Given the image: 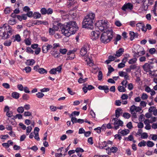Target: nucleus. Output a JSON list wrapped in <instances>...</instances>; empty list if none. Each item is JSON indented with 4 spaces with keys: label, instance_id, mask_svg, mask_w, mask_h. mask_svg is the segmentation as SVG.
I'll return each instance as SVG.
<instances>
[{
    "label": "nucleus",
    "instance_id": "nucleus-14",
    "mask_svg": "<svg viewBox=\"0 0 157 157\" xmlns=\"http://www.w3.org/2000/svg\"><path fill=\"white\" fill-rule=\"evenodd\" d=\"M124 52V49L123 48H120L116 52V54L115 55L116 56L119 57Z\"/></svg>",
    "mask_w": 157,
    "mask_h": 157
},
{
    "label": "nucleus",
    "instance_id": "nucleus-34",
    "mask_svg": "<svg viewBox=\"0 0 157 157\" xmlns=\"http://www.w3.org/2000/svg\"><path fill=\"white\" fill-rule=\"evenodd\" d=\"M32 128L31 126H29L27 127L26 130V134L28 135L29 133L31 131Z\"/></svg>",
    "mask_w": 157,
    "mask_h": 157
},
{
    "label": "nucleus",
    "instance_id": "nucleus-62",
    "mask_svg": "<svg viewBox=\"0 0 157 157\" xmlns=\"http://www.w3.org/2000/svg\"><path fill=\"white\" fill-rule=\"evenodd\" d=\"M128 83V81L126 80H124L121 83V85L123 86H124L125 87H127V84Z\"/></svg>",
    "mask_w": 157,
    "mask_h": 157
},
{
    "label": "nucleus",
    "instance_id": "nucleus-11",
    "mask_svg": "<svg viewBox=\"0 0 157 157\" xmlns=\"http://www.w3.org/2000/svg\"><path fill=\"white\" fill-rule=\"evenodd\" d=\"M88 48V45L87 44H85L83 46L80 50V53L81 56H83L85 55L87 52V50Z\"/></svg>",
    "mask_w": 157,
    "mask_h": 157
},
{
    "label": "nucleus",
    "instance_id": "nucleus-19",
    "mask_svg": "<svg viewBox=\"0 0 157 157\" xmlns=\"http://www.w3.org/2000/svg\"><path fill=\"white\" fill-rule=\"evenodd\" d=\"M41 16V14L38 12H34L33 13V17L35 19L40 18Z\"/></svg>",
    "mask_w": 157,
    "mask_h": 157
},
{
    "label": "nucleus",
    "instance_id": "nucleus-25",
    "mask_svg": "<svg viewBox=\"0 0 157 157\" xmlns=\"http://www.w3.org/2000/svg\"><path fill=\"white\" fill-rule=\"evenodd\" d=\"M61 24L60 23H58L57 24V25H53V26L52 28L56 32L59 29L58 26H61Z\"/></svg>",
    "mask_w": 157,
    "mask_h": 157
},
{
    "label": "nucleus",
    "instance_id": "nucleus-39",
    "mask_svg": "<svg viewBox=\"0 0 157 157\" xmlns=\"http://www.w3.org/2000/svg\"><path fill=\"white\" fill-rule=\"evenodd\" d=\"M108 66L109 73L110 74L112 72L114 71V69L111 66V65H109Z\"/></svg>",
    "mask_w": 157,
    "mask_h": 157
},
{
    "label": "nucleus",
    "instance_id": "nucleus-54",
    "mask_svg": "<svg viewBox=\"0 0 157 157\" xmlns=\"http://www.w3.org/2000/svg\"><path fill=\"white\" fill-rule=\"evenodd\" d=\"M28 148L29 149H31L35 151H36L38 149L36 146H34L31 147H28Z\"/></svg>",
    "mask_w": 157,
    "mask_h": 157
},
{
    "label": "nucleus",
    "instance_id": "nucleus-50",
    "mask_svg": "<svg viewBox=\"0 0 157 157\" xmlns=\"http://www.w3.org/2000/svg\"><path fill=\"white\" fill-rule=\"evenodd\" d=\"M42 50L43 52L44 53H46L48 52L46 45H44L42 46Z\"/></svg>",
    "mask_w": 157,
    "mask_h": 157
},
{
    "label": "nucleus",
    "instance_id": "nucleus-48",
    "mask_svg": "<svg viewBox=\"0 0 157 157\" xmlns=\"http://www.w3.org/2000/svg\"><path fill=\"white\" fill-rule=\"evenodd\" d=\"M98 80H101L102 78V73L101 71H99L98 72Z\"/></svg>",
    "mask_w": 157,
    "mask_h": 157
},
{
    "label": "nucleus",
    "instance_id": "nucleus-45",
    "mask_svg": "<svg viewBox=\"0 0 157 157\" xmlns=\"http://www.w3.org/2000/svg\"><path fill=\"white\" fill-rule=\"evenodd\" d=\"M70 117L71 118V120L73 124L77 123L78 119L74 117Z\"/></svg>",
    "mask_w": 157,
    "mask_h": 157
},
{
    "label": "nucleus",
    "instance_id": "nucleus-42",
    "mask_svg": "<svg viewBox=\"0 0 157 157\" xmlns=\"http://www.w3.org/2000/svg\"><path fill=\"white\" fill-rule=\"evenodd\" d=\"M123 116L125 118L128 119L130 116V114L128 113H124L123 114Z\"/></svg>",
    "mask_w": 157,
    "mask_h": 157
},
{
    "label": "nucleus",
    "instance_id": "nucleus-57",
    "mask_svg": "<svg viewBox=\"0 0 157 157\" xmlns=\"http://www.w3.org/2000/svg\"><path fill=\"white\" fill-rule=\"evenodd\" d=\"M147 105V103L144 101H141L140 104V106L143 107H145Z\"/></svg>",
    "mask_w": 157,
    "mask_h": 157
},
{
    "label": "nucleus",
    "instance_id": "nucleus-47",
    "mask_svg": "<svg viewBox=\"0 0 157 157\" xmlns=\"http://www.w3.org/2000/svg\"><path fill=\"white\" fill-rule=\"evenodd\" d=\"M26 52L28 53H30L31 54H33L34 52L31 49V48L29 47L27 48L26 49Z\"/></svg>",
    "mask_w": 157,
    "mask_h": 157
},
{
    "label": "nucleus",
    "instance_id": "nucleus-21",
    "mask_svg": "<svg viewBox=\"0 0 157 157\" xmlns=\"http://www.w3.org/2000/svg\"><path fill=\"white\" fill-rule=\"evenodd\" d=\"M19 94L17 92H14L12 93L11 96L16 99H18L19 97Z\"/></svg>",
    "mask_w": 157,
    "mask_h": 157
},
{
    "label": "nucleus",
    "instance_id": "nucleus-7",
    "mask_svg": "<svg viewBox=\"0 0 157 157\" xmlns=\"http://www.w3.org/2000/svg\"><path fill=\"white\" fill-rule=\"evenodd\" d=\"M6 24H4L2 27H0V39L5 40L9 38V35L6 34Z\"/></svg>",
    "mask_w": 157,
    "mask_h": 157
},
{
    "label": "nucleus",
    "instance_id": "nucleus-61",
    "mask_svg": "<svg viewBox=\"0 0 157 157\" xmlns=\"http://www.w3.org/2000/svg\"><path fill=\"white\" fill-rule=\"evenodd\" d=\"M116 58V57L112 55L109 56L108 57V59L111 61H114Z\"/></svg>",
    "mask_w": 157,
    "mask_h": 157
},
{
    "label": "nucleus",
    "instance_id": "nucleus-64",
    "mask_svg": "<svg viewBox=\"0 0 157 157\" xmlns=\"http://www.w3.org/2000/svg\"><path fill=\"white\" fill-rule=\"evenodd\" d=\"M26 110H28L30 108V106L29 104L25 105L23 107Z\"/></svg>",
    "mask_w": 157,
    "mask_h": 157
},
{
    "label": "nucleus",
    "instance_id": "nucleus-26",
    "mask_svg": "<svg viewBox=\"0 0 157 157\" xmlns=\"http://www.w3.org/2000/svg\"><path fill=\"white\" fill-rule=\"evenodd\" d=\"M38 72L41 74H46L47 73V71L46 70L43 68H40L38 71Z\"/></svg>",
    "mask_w": 157,
    "mask_h": 157
},
{
    "label": "nucleus",
    "instance_id": "nucleus-56",
    "mask_svg": "<svg viewBox=\"0 0 157 157\" xmlns=\"http://www.w3.org/2000/svg\"><path fill=\"white\" fill-rule=\"evenodd\" d=\"M75 151L77 153H78L79 152H83L84 151V150L82 149L80 147H78L76 148Z\"/></svg>",
    "mask_w": 157,
    "mask_h": 157
},
{
    "label": "nucleus",
    "instance_id": "nucleus-20",
    "mask_svg": "<svg viewBox=\"0 0 157 157\" xmlns=\"http://www.w3.org/2000/svg\"><path fill=\"white\" fill-rule=\"evenodd\" d=\"M35 62V60L33 59H28L26 61V64L27 65L31 66L33 65Z\"/></svg>",
    "mask_w": 157,
    "mask_h": 157
},
{
    "label": "nucleus",
    "instance_id": "nucleus-33",
    "mask_svg": "<svg viewBox=\"0 0 157 157\" xmlns=\"http://www.w3.org/2000/svg\"><path fill=\"white\" fill-rule=\"evenodd\" d=\"M146 142L144 140H142L138 144V146L140 147H144L146 146Z\"/></svg>",
    "mask_w": 157,
    "mask_h": 157
},
{
    "label": "nucleus",
    "instance_id": "nucleus-18",
    "mask_svg": "<svg viewBox=\"0 0 157 157\" xmlns=\"http://www.w3.org/2000/svg\"><path fill=\"white\" fill-rule=\"evenodd\" d=\"M7 26V30H6V34H8L9 35V37L12 34L13 31L10 27L8 24H6Z\"/></svg>",
    "mask_w": 157,
    "mask_h": 157
},
{
    "label": "nucleus",
    "instance_id": "nucleus-58",
    "mask_svg": "<svg viewBox=\"0 0 157 157\" xmlns=\"http://www.w3.org/2000/svg\"><path fill=\"white\" fill-rule=\"evenodd\" d=\"M2 85L4 88L6 89H9L10 88V85L7 83H3Z\"/></svg>",
    "mask_w": 157,
    "mask_h": 157
},
{
    "label": "nucleus",
    "instance_id": "nucleus-38",
    "mask_svg": "<svg viewBox=\"0 0 157 157\" xmlns=\"http://www.w3.org/2000/svg\"><path fill=\"white\" fill-rule=\"evenodd\" d=\"M148 98V95L145 93H143L141 96V98L143 100H146Z\"/></svg>",
    "mask_w": 157,
    "mask_h": 157
},
{
    "label": "nucleus",
    "instance_id": "nucleus-29",
    "mask_svg": "<svg viewBox=\"0 0 157 157\" xmlns=\"http://www.w3.org/2000/svg\"><path fill=\"white\" fill-rule=\"evenodd\" d=\"M17 111L19 113H22L24 111V108L23 107L21 106L18 108Z\"/></svg>",
    "mask_w": 157,
    "mask_h": 157
},
{
    "label": "nucleus",
    "instance_id": "nucleus-41",
    "mask_svg": "<svg viewBox=\"0 0 157 157\" xmlns=\"http://www.w3.org/2000/svg\"><path fill=\"white\" fill-rule=\"evenodd\" d=\"M77 2V0H69V4L70 6H71L76 4Z\"/></svg>",
    "mask_w": 157,
    "mask_h": 157
},
{
    "label": "nucleus",
    "instance_id": "nucleus-63",
    "mask_svg": "<svg viewBox=\"0 0 157 157\" xmlns=\"http://www.w3.org/2000/svg\"><path fill=\"white\" fill-rule=\"evenodd\" d=\"M29 98V96L27 94H24L22 96V98L23 99L25 100H27Z\"/></svg>",
    "mask_w": 157,
    "mask_h": 157
},
{
    "label": "nucleus",
    "instance_id": "nucleus-52",
    "mask_svg": "<svg viewBox=\"0 0 157 157\" xmlns=\"http://www.w3.org/2000/svg\"><path fill=\"white\" fill-rule=\"evenodd\" d=\"M55 31L52 28H49V33L50 35H53Z\"/></svg>",
    "mask_w": 157,
    "mask_h": 157
},
{
    "label": "nucleus",
    "instance_id": "nucleus-16",
    "mask_svg": "<svg viewBox=\"0 0 157 157\" xmlns=\"http://www.w3.org/2000/svg\"><path fill=\"white\" fill-rule=\"evenodd\" d=\"M84 59L87 62L88 64L90 66H92L94 64L92 62V60L89 57L86 56H85Z\"/></svg>",
    "mask_w": 157,
    "mask_h": 157
},
{
    "label": "nucleus",
    "instance_id": "nucleus-55",
    "mask_svg": "<svg viewBox=\"0 0 157 157\" xmlns=\"http://www.w3.org/2000/svg\"><path fill=\"white\" fill-rule=\"evenodd\" d=\"M126 72H124L123 71H119L118 73L119 76L121 77H124L126 74Z\"/></svg>",
    "mask_w": 157,
    "mask_h": 157
},
{
    "label": "nucleus",
    "instance_id": "nucleus-46",
    "mask_svg": "<svg viewBox=\"0 0 157 157\" xmlns=\"http://www.w3.org/2000/svg\"><path fill=\"white\" fill-rule=\"evenodd\" d=\"M24 41L26 45H29L31 44V41L28 38L25 39Z\"/></svg>",
    "mask_w": 157,
    "mask_h": 157
},
{
    "label": "nucleus",
    "instance_id": "nucleus-22",
    "mask_svg": "<svg viewBox=\"0 0 157 157\" xmlns=\"http://www.w3.org/2000/svg\"><path fill=\"white\" fill-rule=\"evenodd\" d=\"M13 37L15 38L14 41H16L18 42H19L21 41V36L19 34H17L14 36H13Z\"/></svg>",
    "mask_w": 157,
    "mask_h": 157
},
{
    "label": "nucleus",
    "instance_id": "nucleus-44",
    "mask_svg": "<svg viewBox=\"0 0 157 157\" xmlns=\"http://www.w3.org/2000/svg\"><path fill=\"white\" fill-rule=\"evenodd\" d=\"M59 51L61 53L63 54H65L67 52V50L66 48H60L59 50Z\"/></svg>",
    "mask_w": 157,
    "mask_h": 157
},
{
    "label": "nucleus",
    "instance_id": "nucleus-53",
    "mask_svg": "<svg viewBox=\"0 0 157 157\" xmlns=\"http://www.w3.org/2000/svg\"><path fill=\"white\" fill-rule=\"evenodd\" d=\"M23 10L24 11L27 13L30 10V9L28 6H25L23 8Z\"/></svg>",
    "mask_w": 157,
    "mask_h": 157
},
{
    "label": "nucleus",
    "instance_id": "nucleus-27",
    "mask_svg": "<svg viewBox=\"0 0 157 157\" xmlns=\"http://www.w3.org/2000/svg\"><path fill=\"white\" fill-rule=\"evenodd\" d=\"M146 144L147 146L149 147H152L155 144L153 142L150 140L147 141L146 143Z\"/></svg>",
    "mask_w": 157,
    "mask_h": 157
},
{
    "label": "nucleus",
    "instance_id": "nucleus-9",
    "mask_svg": "<svg viewBox=\"0 0 157 157\" xmlns=\"http://www.w3.org/2000/svg\"><path fill=\"white\" fill-rule=\"evenodd\" d=\"M100 33L99 31L96 30V31H93L90 34V36L93 40H96L99 37Z\"/></svg>",
    "mask_w": 157,
    "mask_h": 157
},
{
    "label": "nucleus",
    "instance_id": "nucleus-28",
    "mask_svg": "<svg viewBox=\"0 0 157 157\" xmlns=\"http://www.w3.org/2000/svg\"><path fill=\"white\" fill-rule=\"evenodd\" d=\"M51 54L55 58H58L60 56L59 54H58V53L56 51H51Z\"/></svg>",
    "mask_w": 157,
    "mask_h": 157
},
{
    "label": "nucleus",
    "instance_id": "nucleus-51",
    "mask_svg": "<svg viewBox=\"0 0 157 157\" xmlns=\"http://www.w3.org/2000/svg\"><path fill=\"white\" fill-rule=\"evenodd\" d=\"M110 150L112 152L115 153L117 151V148L116 147H113L110 148Z\"/></svg>",
    "mask_w": 157,
    "mask_h": 157
},
{
    "label": "nucleus",
    "instance_id": "nucleus-40",
    "mask_svg": "<svg viewBox=\"0 0 157 157\" xmlns=\"http://www.w3.org/2000/svg\"><path fill=\"white\" fill-rule=\"evenodd\" d=\"M80 112L78 111H74L71 113L70 115V117H74V115H76L78 116L79 115Z\"/></svg>",
    "mask_w": 157,
    "mask_h": 157
},
{
    "label": "nucleus",
    "instance_id": "nucleus-15",
    "mask_svg": "<svg viewBox=\"0 0 157 157\" xmlns=\"http://www.w3.org/2000/svg\"><path fill=\"white\" fill-rule=\"evenodd\" d=\"M130 131L128 129H125L123 130H120L118 131V133L121 134L122 136H125L129 133Z\"/></svg>",
    "mask_w": 157,
    "mask_h": 157
},
{
    "label": "nucleus",
    "instance_id": "nucleus-32",
    "mask_svg": "<svg viewBox=\"0 0 157 157\" xmlns=\"http://www.w3.org/2000/svg\"><path fill=\"white\" fill-rule=\"evenodd\" d=\"M36 95L38 98H41L44 96V94L42 92H39L36 94Z\"/></svg>",
    "mask_w": 157,
    "mask_h": 157
},
{
    "label": "nucleus",
    "instance_id": "nucleus-4",
    "mask_svg": "<svg viewBox=\"0 0 157 157\" xmlns=\"http://www.w3.org/2000/svg\"><path fill=\"white\" fill-rule=\"evenodd\" d=\"M107 21L105 20H100L96 22L95 25L96 29H99L101 31L106 30L107 28Z\"/></svg>",
    "mask_w": 157,
    "mask_h": 157
},
{
    "label": "nucleus",
    "instance_id": "nucleus-59",
    "mask_svg": "<svg viewBox=\"0 0 157 157\" xmlns=\"http://www.w3.org/2000/svg\"><path fill=\"white\" fill-rule=\"evenodd\" d=\"M26 71V73H28L30 72L31 71V68L29 67H25L24 69Z\"/></svg>",
    "mask_w": 157,
    "mask_h": 157
},
{
    "label": "nucleus",
    "instance_id": "nucleus-60",
    "mask_svg": "<svg viewBox=\"0 0 157 157\" xmlns=\"http://www.w3.org/2000/svg\"><path fill=\"white\" fill-rule=\"evenodd\" d=\"M47 12H46L47 14L49 15L52 14L53 13L52 10L50 8H49L47 10Z\"/></svg>",
    "mask_w": 157,
    "mask_h": 157
},
{
    "label": "nucleus",
    "instance_id": "nucleus-36",
    "mask_svg": "<svg viewBox=\"0 0 157 157\" xmlns=\"http://www.w3.org/2000/svg\"><path fill=\"white\" fill-rule=\"evenodd\" d=\"M24 115L25 117H29L32 116V113L29 111H25L24 113Z\"/></svg>",
    "mask_w": 157,
    "mask_h": 157
},
{
    "label": "nucleus",
    "instance_id": "nucleus-10",
    "mask_svg": "<svg viewBox=\"0 0 157 157\" xmlns=\"http://www.w3.org/2000/svg\"><path fill=\"white\" fill-rule=\"evenodd\" d=\"M133 5L131 3H128L125 4L122 7V10L124 11H126V9H129L131 10L133 9Z\"/></svg>",
    "mask_w": 157,
    "mask_h": 157
},
{
    "label": "nucleus",
    "instance_id": "nucleus-30",
    "mask_svg": "<svg viewBox=\"0 0 157 157\" xmlns=\"http://www.w3.org/2000/svg\"><path fill=\"white\" fill-rule=\"evenodd\" d=\"M4 12L5 14H8L10 12V8L8 7H6L4 10Z\"/></svg>",
    "mask_w": 157,
    "mask_h": 157
},
{
    "label": "nucleus",
    "instance_id": "nucleus-49",
    "mask_svg": "<svg viewBox=\"0 0 157 157\" xmlns=\"http://www.w3.org/2000/svg\"><path fill=\"white\" fill-rule=\"evenodd\" d=\"M33 13L32 11H29L27 12L26 14L28 17H33Z\"/></svg>",
    "mask_w": 157,
    "mask_h": 157
},
{
    "label": "nucleus",
    "instance_id": "nucleus-5",
    "mask_svg": "<svg viewBox=\"0 0 157 157\" xmlns=\"http://www.w3.org/2000/svg\"><path fill=\"white\" fill-rule=\"evenodd\" d=\"M136 2L140 3L141 2H143L142 5V9L144 11L148 10V7L152 5L153 3V0H136Z\"/></svg>",
    "mask_w": 157,
    "mask_h": 157
},
{
    "label": "nucleus",
    "instance_id": "nucleus-2",
    "mask_svg": "<svg viewBox=\"0 0 157 157\" xmlns=\"http://www.w3.org/2000/svg\"><path fill=\"white\" fill-rule=\"evenodd\" d=\"M95 15L92 13H89L84 18L82 23L83 28L92 29L94 28L93 21Z\"/></svg>",
    "mask_w": 157,
    "mask_h": 157
},
{
    "label": "nucleus",
    "instance_id": "nucleus-3",
    "mask_svg": "<svg viewBox=\"0 0 157 157\" xmlns=\"http://www.w3.org/2000/svg\"><path fill=\"white\" fill-rule=\"evenodd\" d=\"M113 31L112 29H107L101 34L100 37V40L101 42L106 44L109 42L112 39L113 34Z\"/></svg>",
    "mask_w": 157,
    "mask_h": 157
},
{
    "label": "nucleus",
    "instance_id": "nucleus-8",
    "mask_svg": "<svg viewBox=\"0 0 157 157\" xmlns=\"http://www.w3.org/2000/svg\"><path fill=\"white\" fill-rule=\"evenodd\" d=\"M141 110V108L139 106H136L134 105H133L130 108L131 113L133 114V116L135 117L136 116L135 112H140Z\"/></svg>",
    "mask_w": 157,
    "mask_h": 157
},
{
    "label": "nucleus",
    "instance_id": "nucleus-24",
    "mask_svg": "<svg viewBox=\"0 0 157 157\" xmlns=\"http://www.w3.org/2000/svg\"><path fill=\"white\" fill-rule=\"evenodd\" d=\"M124 86H119L118 87V90L120 92H125L126 90Z\"/></svg>",
    "mask_w": 157,
    "mask_h": 157
},
{
    "label": "nucleus",
    "instance_id": "nucleus-43",
    "mask_svg": "<svg viewBox=\"0 0 157 157\" xmlns=\"http://www.w3.org/2000/svg\"><path fill=\"white\" fill-rule=\"evenodd\" d=\"M141 137L142 139H146L148 137V135L147 133L144 132L141 135Z\"/></svg>",
    "mask_w": 157,
    "mask_h": 157
},
{
    "label": "nucleus",
    "instance_id": "nucleus-23",
    "mask_svg": "<svg viewBox=\"0 0 157 157\" xmlns=\"http://www.w3.org/2000/svg\"><path fill=\"white\" fill-rule=\"evenodd\" d=\"M137 61V58H133L129 60L128 63L130 64H133L136 63Z\"/></svg>",
    "mask_w": 157,
    "mask_h": 157
},
{
    "label": "nucleus",
    "instance_id": "nucleus-31",
    "mask_svg": "<svg viewBox=\"0 0 157 157\" xmlns=\"http://www.w3.org/2000/svg\"><path fill=\"white\" fill-rule=\"evenodd\" d=\"M12 41L11 40H6L4 43V45L6 46H10L11 44Z\"/></svg>",
    "mask_w": 157,
    "mask_h": 157
},
{
    "label": "nucleus",
    "instance_id": "nucleus-13",
    "mask_svg": "<svg viewBox=\"0 0 157 157\" xmlns=\"http://www.w3.org/2000/svg\"><path fill=\"white\" fill-rule=\"evenodd\" d=\"M130 36V40H132L135 38H137L138 36V34L137 33H135L133 31H130L129 33Z\"/></svg>",
    "mask_w": 157,
    "mask_h": 157
},
{
    "label": "nucleus",
    "instance_id": "nucleus-1",
    "mask_svg": "<svg viewBox=\"0 0 157 157\" xmlns=\"http://www.w3.org/2000/svg\"><path fill=\"white\" fill-rule=\"evenodd\" d=\"M61 32L63 34L67 36H69L71 34H74L78 29V28L75 21H70L66 25L64 24L61 27Z\"/></svg>",
    "mask_w": 157,
    "mask_h": 157
},
{
    "label": "nucleus",
    "instance_id": "nucleus-35",
    "mask_svg": "<svg viewBox=\"0 0 157 157\" xmlns=\"http://www.w3.org/2000/svg\"><path fill=\"white\" fill-rule=\"evenodd\" d=\"M40 12L42 15H45L47 14V9L44 8H42L40 10Z\"/></svg>",
    "mask_w": 157,
    "mask_h": 157
},
{
    "label": "nucleus",
    "instance_id": "nucleus-17",
    "mask_svg": "<svg viewBox=\"0 0 157 157\" xmlns=\"http://www.w3.org/2000/svg\"><path fill=\"white\" fill-rule=\"evenodd\" d=\"M122 109L120 108H117L115 110V116L116 118H117V119L120 117V115L121 113H122L121 112Z\"/></svg>",
    "mask_w": 157,
    "mask_h": 157
},
{
    "label": "nucleus",
    "instance_id": "nucleus-6",
    "mask_svg": "<svg viewBox=\"0 0 157 157\" xmlns=\"http://www.w3.org/2000/svg\"><path fill=\"white\" fill-rule=\"evenodd\" d=\"M110 121L111 124L114 125L113 128L115 130L118 129L120 126H123V122L120 119H118L117 118H111Z\"/></svg>",
    "mask_w": 157,
    "mask_h": 157
},
{
    "label": "nucleus",
    "instance_id": "nucleus-37",
    "mask_svg": "<svg viewBox=\"0 0 157 157\" xmlns=\"http://www.w3.org/2000/svg\"><path fill=\"white\" fill-rule=\"evenodd\" d=\"M149 137H151L152 140L156 141L157 140V135L155 134H151Z\"/></svg>",
    "mask_w": 157,
    "mask_h": 157
},
{
    "label": "nucleus",
    "instance_id": "nucleus-12",
    "mask_svg": "<svg viewBox=\"0 0 157 157\" xmlns=\"http://www.w3.org/2000/svg\"><path fill=\"white\" fill-rule=\"evenodd\" d=\"M143 68L144 71L146 72H147L148 71L150 72V73L152 74H153V72L150 70V68L149 67V64L146 63L144 64L143 66Z\"/></svg>",
    "mask_w": 157,
    "mask_h": 157
}]
</instances>
